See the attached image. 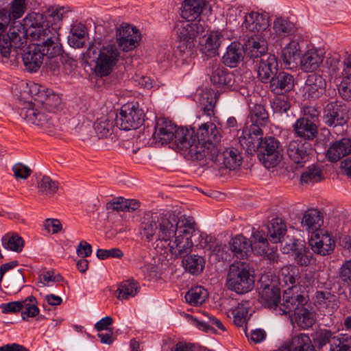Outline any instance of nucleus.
Here are the masks:
<instances>
[{"label":"nucleus","instance_id":"864d4df0","mask_svg":"<svg viewBox=\"0 0 351 351\" xmlns=\"http://www.w3.org/2000/svg\"><path fill=\"white\" fill-rule=\"evenodd\" d=\"M207 298V291L202 287L191 288L185 295L186 301L193 306L202 304Z\"/></svg>","mask_w":351,"mask_h":351},{"label":"nucleus","instance_id":"6e6d98bb","mask_svg":"<svg viewBox=\"0 0 351 351\" xmlns=\"http://www.w3.org/2000/svg\"><path fill=\"white\" fill-rule=\"evenodd\" d=\"M247 14L244 12L241 6L232 5L228 8L226 12V23L237 27L241 24V21L245 19V16Z\"/></svg>","mask_w":351,"mask_h":351},{"label":"nucleus","instance_id":"ddd939ff","mask_svg":"<svg viewBox=\"0 0 351 351\" xmlns=\"http://www.w3.org/2000/svg\"><path fill=\"white\" fill-rule=\"evenodd\" d=\"M30 44L23 50L22 59L25 69L29 72H36L43 64L44 56L49 58L56 57L58 55H51L47 52V47L44 46L40 40Z\"/></svg>","mask_w":351,"mask_h":351},{"label":"nucleus","instance_id":"72a5a7b5","mask_svg":"<svg viewBox=\"0 0 351 351\" xmlns=\"http://www.w3.org/2000/svg\"><path fill=\"white\" fill-rule=\"evenodd\" d=\"M323 223L324 220L321 213L317 209L307 210L304 213L301 221L303 229L308 232H312V234L322 230V229H320V227Z\"/></svg>","mask_w":351,"mask_h":351},{"label":"nucleus","instance_id":"dca6fc26","mask_svg":"<svg viewBox=\"0 0 351 351\" xmlns=\"http://www.w3.org/2000/svg\"><path fill=\"white\" fill-rule=\"evenodd\" d=\"M259 301L265 307L272 309L276 313V308L280 303V289L276 282L267 276H262L259 280Z\"/></svg>","mask_w":351,"mask_h":351},{"label":"nucleus","instance_id":"c756f323","mask_svg":"<svg viewBox=\"0 0 351 351\" xmlns=\"http://www.w3.org/2000/svg\"><path fill=\"white\" fill-rule=\"evenodd\" d=\"M326 87V80L321 75L311 73L308 75L304 88L309 98L316 99L323 95Z\"/></svg>","mask_w":351,"mask_h":351},{"label":"nucleus","instance_id":"412c9836","mask_svg":"<svg viewBox=\"0 0 351 351\" xmlns=\"http://www.w3.org/2000/svg\"><path fill=\"white\" fill-rule=\"evenodd\" d=\"M309 245L315 254L326 256L333 252L335 241L327 231L322 230L312 234Z\"/></svg>","mask_w":351,"mask_h":351},{"label":"nucleus","instance_id":"aec40b11","mask_svg":"<svg viewBox=\"0 0 351 351\" xmlns=\"http://www.w3.org/2000/svg\"><path fill=\"white\" fill-rule=\"evenodd\" d=\"M312 152L311 143L302 139L291 141L287 147L288 156L296 164H303L308 161Z\"/></svg>","mask_w":351,"mask_h":351},{"label":"nucleus","instance_id":"0eeeda50","mask_svg":"<svg viewBox=\"0 0 351 351\" xmlns=\"http://www.w3.org/2000/svg\"><path fill=\"white\" fill-rule=\"evenodd\" d=\"M195 222L193 218L181 216L180 225L176 230V233L169 240L163 243L169 252L176 258L184 257L192 251V247L197 242L195 233Z\"/></svg>","mask_w":351,"mask_h":351},{"label":"nucleus","instance_id":"680f3d73","mask_svg":"<svg viewBox=\"0 0 351 351\" xmlns=\"http://www.w3.org/2000/svg\"><path fill=\"white\" fill-rule=\"evenodd\" d=\"M295 263L301 267H306L310 265L312 254L302 244L294 253Z\"/></svg>","mask_w":351,"mask_h":351},{"label":"nucleus","instance_id":"5fc2aeb1","mask_svg":"<svg viewBox=\"0 0 351 351\" xmlns=\"http://www.w3.org/2000/svg\"><path fill=\"white\" fill-rule=\"evenodd\" d=\"M329 351H351V335L340 334L334 336Z\"/></svg>","mask_w":351,"mask_h":351},{"label":"nucleus","instance_id":"3c124183","mask_svg":"<svg viewBox=\"0 0 351 351\" xmlns=\"http://www.w3.org/2000/svg\"><path fill=\"white\" fill-rule=\"evenodd\" d=\"M314 302L319 307H330L334 309L338 306L336 296L328 291H317Z\"/></svg>","mask_w":351,"mask_h":351},{"label":"nucleus","instance_id":"393cba45","mask_svg":"<svg viewBox=\"0 0 351 351\" xmlns=\"http://www.w3.org/2000/svg\"><path fill=\"white\" fill-rule=\"evenodd\" d=\"M207 9L210 7L206 0H184L181 15L188 21H197V19Z\"/></svg>","mask_w":351,"mask_h":351},{"label":"nucleus","instance_id":"6e6552de","mask_svg":"<svg viewBox=\"0 0 351 351\" xmlns=\"http://www.w3.org/2000/svg\"><path fill=\"white\" fill-rule=\"evenodd\" d=\"M96 40L92 43L87 51L86 56L95 62V72L101 77L108 75L116 66L120 53L115 43H110L100 47Z\"/></svg>","mask_w":351,"mask_h":351},{"label":"nucleus","instance_id":"49530a36","mask_svg":"<svg viewBox=\"0 0 351 351\" xmlns=\"http://www.w3.org/2000/svg\"><path fill=\"white\" fill-rule=\"evenodd\" d=\"M1 244L6 250L19 253L24 247V240L18 234L8 232L1 238Z\"/></svg>","mask_w":351,"mask_h":351},{"label":"nucleus","instance_id":"473e14b6","mask_svg":"<svg viewBox=\"0 0 351 351\" xmlns=\"http://www.w3.org/2000/svg\"><path fill=\"white\" fill-rule=\"evenodd\" d=\"M252 243L241 234H238L229 242V248L237 258H247L252 252Z\"/></svg>","mask_w":351,"mask_h":351},{"label":"nucleus","instance_id":"e2e57ef3","mask_svg":"<svg viewBox=\"0 0 351 351\" xmlns=\"http://www.w3.org/2000/svg\"><path fill=\"white\" fill-rule=\"evenodd\" d=\"M271 106L274 112H286L291 107L287 96L283 94L280 96L275 97L271 101Z\"/></svg>","mask_w":351,"mask_h":351},{"label":"nucleus","instance_id":"f03ea898","mask_svg":"<svg viewBox=\"0 0 351 351\" xmlns=\"http://www.w3.org/2000/svg\"><path fill=\"white\" fill-rule=\"evenodd\" d=\"M1 56H7L12 53V47H21L23 45L19 35L21 25H16V21L21 19L27 10V0H1Z\"/></svg>","mask_w":351,"mask_h":351},{"label":"nucleus","instance_id":"f8f14e48","mask_svg":"<svg viewBox=\"0 0 351 351\" xmlns=\"http://www.w3.org/2000/svg\"><path fill=\"white\" fill-rule=\"evenodd\" d=\"M145 112L134 104L124 105L120 112L115 114V123L118 128L123 130H136L145 121Z\"/></svg>","mask_w":351,"mask_h":351},{"label":"nucleus","instance_id":"4468645a","mask_svg":"<svg viewBox=\"0 0 351 351\" xmlns=\"http://www.w3.org/2000/svg\"><path fill=\"white\" fill-rule=\"evenodd\" d=\"M282 151L280 143L275 137H265L257 150L258 158L266 168H271L281 160Z\"/></svg>","mask_w":351,"mask_h":351},{"label":"nucleus","instance_id":"f257e3e1","mask_svg":"<svg viewBox=\"0 0 351 351\" xmlns=\"http://www.w3.org/2000/svg\"><path fill=\"white\" fill-rule=\"evenodd\" d=\"M27 93L32 99L24 102L25 106L21 108L20 115L28 123L40 128L48 134H55L59 130L56 118L46 114L45 110L53 112L60 104V97L48 93L37 84H31Z\"/></svg>","mask_w":351,"mask_h":351},{"label":"nucleus","instance_id":"69168bd1","mask_svg":"<svg viewBox=\"0 0 351 351\" xmlns=\"http://www.w3.org/2000/svg\"><path fill=\"white\" fill-rule=\"evenodd\" d=\"M332 339H333L332 332L326 329L317 331L313 337L315 343L317 344L319 348H322L328 343H329L330 346Z\"/></svg>","mask_w":351,"mask_h":351},{"label":"nucleus","instance_id":"9b49d317","mask_svg":"<svg viewBox=\"0 0 351 351\" xmlns=\"http://www.w3.org/2000/svg\"><path fill=\"white\" fill-rule=\"evenodd\" d=\"M45 19L44 12H32L28 13L23 19V24L21 25V30L19 32V36L21 38L23 45L21 47H12V53H7V56L3 57L1 56V62L8 64L10 66H15L17 64V56L19 55L18 49H22L25 47L24 43H26V38L25 35L29 36V32L36 31L38 29L43 30L46 27Z\"/></svg>","mask_w":351,"mask_h":351},{"label":"nucleus","instance_id":"a19ab883","mask_svg":"<svg viewBox=\"0 0 351 351\" xmlns=\"http://www.w3.org/2000/svg\"><path fill=\"white\" fill-rule=\"evenodd\" d=\"M267 230L270 241L276 243L285 235L287 226L281 218L274 217L267 225Z\"/></svg>","mask_w":351,"mask_h":351},{"label":"nucleus","instance_id":"bb28decb","mask_svg":"<svg viewBox=\"0 0 351 351\" xmlns=\"http://www.w3.org/2000/svg\"><path fill=\"white\" fill-rule=\"evenodd\" d=\"M243 30L258 33L263 32L269 27L268 18L256 12H251L245 16V19L241 24Z\"/></svg>","mask_w":351,"mask_h":351},{"label":"nucleus","instance_id":"338daca9","mask_svg":"<svg viewBox=\"0 0 351 351\" xmlns=\"http://www.w3.org/2000/svg\"><path fill=\"white\" fill-rule=\"evenodd\" d=\"M339 277L341 282L351 287V259L346 261L340 267Z\"/></svg>","mask_w":351,"mask_h":351},{"label":"nucleus","instance_id":"e433bc0d","mask_svg":"<svg viewBox=\"0 0 351 351\" xmlns=\"http://www.w3.org/2000/svg\"><path fill=\"white\" fill-rule=\"evenodd\" d=\"M293 319L297 325L302 328H311L315 322V313L313 308L306 303L293 314Z\"/></svg>","mask_w":351,"mask_h":351},{"label":"nucleus","instance_id":"f3484780","mask_svg":"<svg viewBox=\"0 0 351 351\" xmlns=\"http://www.w3.org/2000/svg\"><path fill=\"white\" fill-rule=\"evenodd\" d=\"M242 159L239 151L233 147L228 148L222 153H219L217 149H213V152H210L207 157V160L211 161L218 167H226L230 170H234L240 167ZM206 164L209 165V162L206 161Z\"/></svg>","mask_w":351,"mask_h":351},{"label":"nucleus","instance_id":"cd10ccee","mask_svg":"<svg viewBox=\"0 0 351 351\" xmlns=\"http://www.w3.org/2000/svg\"><path fill=\"white\" fill-rule=\"evenodd\" d=\"M271 90L277 95L289 92L294 86L293 76L286 72H280L274 75L269 80Z\"/></svg>","mask_w":351,"mask_h":351},{"label":"nucleus","instance_id":"a18cd8bd","mask_svg":"<svg viewBox=\"0 0 351 351\" xmlns=\"http://www.w3.org/2000/svg\"><path fill=\"white\" fill-rule=\"evenodd\" d=\"M282 58L286 65L295 63L300 58V47L297 40H291L282 50Z\"/></svg>","mask_w":351,"mask_h":351},{"label":"nucleus","instance_id":"c85d7f7f","mask_svg":"<svg viewBox=\"0 0 351 351\" xmlns=\"http://www.w3.org/2000/svg\"><path fill=\"white\" fill-rule=\"evenodd\" d=\"M351 153V139L343 138L332 143L328 147L326 157L328 161L336 162Z\"/></svg>","mask_w":351,"mask_h":351},{"label":"nucleus","instance_id":"13d9d810","mask_svg":"<svg viewBox=\"0 0 351 351\" xmlns=\"http://www.w3.org/2000/svg\"><path fill=\"white\" fill-rule=\"evenodd\" d=\"M323 173L322 170L314 166H310L301 175L300 180L306 184H313L321 181L323 179Z\"/></svg>","mask_w":351,"mask_h":351},{"label":"nucleus","instance_id":"7c9ffc66","mask_svg":"<svg viewBox=\"0 0 351 351\" xmlns=\"http://www.w3.org/2000/svg\"><path fill=\"white\" fill-rule=\"evenodd\" d=\"M293 131L296 135L302 140H313L317 134V126L313 121H309L306 118H299L293 125Z\"/></svg>","mask_w":351,"mask_h":351},{"label":"nucleus","instance_id":"2f4dec72","mask_svg":"<svg viewBox=\"0 0 351 351\" xmlns=\"http://www.w3.org/2000/svg\"><path fill=\"white\" fill-rule=\"evenodd\" d=\"M210 76L211 83L217 87L231 86L234 82V75L224 66L215 64Z\"/></svg>","mask_w":351,"mask_h":351},{"label":"nucleus","instance_id":"5701e85b","mask_svg":"<svg viewBox=\"0 0 351 351\" xmlns=\"http://www.w3.org/2000/svg\"><path fill=\"white\" fill-rule=\"evenodd\" d=\"M263 133L261 128L256 126H250L249 129L243 132L239 138V143L249 153L257 152L263 139Z\"/></svg>","mask_w":351,"mask_h":351},{"label":"nucleus","instance_id":"c03bdc74","mask_svg":"<svg viewBox=\"0 0 351 351\" xmlns=\"http://www.w3.org/2000/svg\"><path fill=\"white\" fill-rule=\"evenodd\" d=\"M243 50L239 44L231 43L227 49V51L223 56V63L230 66L234 67L242 59Z\"/></svg>","mask_w":351,"mask_h":351},{"label":"nucleus","instance_id":"79ce46f5","mask_svg":"<svg viewBox=\"0 0 351 351\" xmlns=\"http://www.w3.org/2000/svg\"><path fill=\"white\" fill-rule=\"evenodd\" d=\"M140 289L139 283L132 279L122 282L117 290V298L119 300H129L134 297Z\"/></svg>","mask_w":351,"mask_h":351},{"label":"nucleus","instance_id":"4be33fe9","mask_svg":"<svg viewBox=\"0 0 351 351\" xmlns=\"http://www.w3.org/2000/svg\"><path fill=\"white\" fill-rule=\"evenodd\" d=\"M18 265L17 261H12L1 265V282L3 281L4 287L10 291L18 292L21 289V284L25 282V278L20 270L14 271L11 280L6 275Z\"/></svg>","mask_w":351,"mask_h":351},{"label":"nucleus","instance_id":"bf43d9fd","mask_svg":"<svg viewBox=\"0 0 351 351\" xmlns=\"http://www.w3.org/2000/svg\"><path fill=\"white\" fill-rule=\"evenodd\" d=\"M204 315L205 316L204 319L201 321L197 320L198 327L202 328V329L206 332L213 330L214 326H216L222 331H226V328L221 320L208 314Z\"/></svg>","mask_w":351,"mask_h":351},{"label":"nucleus","instance_id":"7ed1b4c3","mask_svg":"<svg viewBox=\"0 0 351 351\" xmlns=\"http://www.w3.org/2000/svg\"><path fill=\"white\" fill-rule=\"evenodd\" d=\"M193 129L178 128L171 121L160 118L156 123L153 138L156 142L161 144L172 143L178 152L187 159V157H198L197 153L200 154L199 150H202V147L191 146L190 144H193Z\"/></svg>","mask_w":351,"mask_h":351},{"label":"nucleus","instance_id":"6ab92c4d","mask_svg":"<svg viewBox=\"0 0 351 351\" xmlns=\"http://www.w3.org/2000/svg\"><path fill=\"white\" fill-rule=\"evenodd\" d=\"M116 37L118 46L123 51L135 49L140 40L138 29L128 24H122L117 28Z\"/></svg>","mask_w":351,"mask_h":351},{"label":"nucleus","instance_id":"603ef678","mask_svg":"<svg viewBox=\"0 0 351 351\" xmlns=\"http://www.w3.org/2000/svg\"><path fill=\"white\" fill-rule=\"evenodd\" d=\"M291 341L293 351H316L309 337L304 333L295 335Z\"/></svg>","mask_w":351,"mask_h":351},{"label":"nucleus","instance_id":"9d476101","mask_svg":"<svg viewBox=\"0 0 351 351\" xmlns=\"http://www.w3.org/2000/svg\"><path fill=\"white\" fill-rule=\"evenodd\" d=\"M253 273L244 262L232 264L226 278V287L238 294L250 292L254 287Z\"/></svg>","mask_w":351,"mask_h":351},{"label":"nucleus","instance_id":"2eb2a0df","mask_svg":"<svg viewBox=\"0 0 351 351\" xmlns=\"http://www.w3.org/2000/svg\"><path fill=\"white\" fill-rule=\"evenodd\" d=\"M308 291H300L299 287L292 286L284 291L282 302L276 308V314L286 315L293 312V314L304 304L308 303Z\"/></svg>","mask_w":351,"mask_h":351},{"label":"nucleus","instance_id":"0e129e2a","mask_svg":"<svg viewBox=\"0 0 351 351\" xmlns=\"http://www.w3.org/2000/svg\"><path fill=\"white\" fill-rule=\"evenodd\" d=\"M298 240L289 236H285L281 239V241H278L281 244V250L284 254L295 253L298 248L300 247V243H298Z\"/></svg>","mask_w":351,"mask_h":351},{"label":"nucleus","instance_id":"09e8293b","mask_svg":"<svg viewBox=\"0 0 351 351\" xmlns=\"http://www.w3.org/2000/svg\"><path fill=\"white\" fill-rule=\"evenodd\" d=\"M37 187L39 193L51 197L58 191L59 183L50 177L44 176L38 181Z\"/></svg>","mask_w":351,"mask_h":351},{"label":"nucleus","instance_id":"20e7f679","mask_svg":"<svg viewBox=\"0 0 351 351\" xmlns=\"http://www.w3.org/2000/svg\"><path fill=\"white\" fill-rule=\"evenodd\" d=\"M46 27L43 30L29 32L32 40H40L47 52L51 55H61L62 47L60 43L59 29L62 25V20L71 12L69 7L58 5L49 6L43 10Z\"/></svg>","mask_w":351,"mask_h":351},{"label":"nucleus","instance_id":"8fccbe9b","mask_svg":"<svg viewBox=\"0 0 351 351\" xmlns=\"http://www.w3.org/2000/svg\"><path fill=\"white\" fill-rule=\"evenodd\" d=\"M199 101L204 113L208 117L213 116L217 101L216 95L211 91H204L200 95Z\"/></svg>","mask_w":351,"mask_h":351},{"label":"nucleus","instance_id":"774afa93","mask_svg":"<svg viewBox=\"0 0 351 351\" xmlns=\"http://www.w3.org/2000/svg\"><path fill=\"white\" fill-rule=\"evenodd\" d=\"M14 176L16 179L26 180L32 173L31 169L22 163H16L12 167Z\"/></svg>","mask_w":351,"mask_h":351},{"label":"nucleus","instance_id":"b1692460","mask_svg":"<svg viewBox=\"0 0 351 351\" xmlns=\"http://www.w3.org/2000/svg\"><path fill=\"white\" fill-rule=\"evenodd\" d=\"M197 242L195 245L197 247L204 249L210 254L216 255L217 257L223 258L225 245L219 242L215 237L201 233L197 230L195 233Z\"/></svg>","mask_w":351,"mask_h":351},{"label":"nucleus","instance_id":"de8ad7c7","mask_svg":"<svg viewBox=\"0 0 351 351\" xmlns=\"http://www.w3.org/2000/svg\"><path fill=\"white\" fill-rule=\"evenodd\" d=\"M273 29L275 33L281 37L289 36L296 32L294 23L284 18L276 19L274 22Z\"/></svg>","mask_w":351,"mask_h":351},{"label":"nucleus","instance_id":"37998d69","mask_svg":"<svg viewBox=\"0 0 351 351\" xmlns=\"http://www.w3.org/2000/svg\"><path fill=\"white\" fill-rule=\"evenodd\" d=\"M249 118L252 123L251 126L260 128L265 126L269 120L268 113L265 107L261 104H254L250 107Z\"/></svg>","mask_w":351,"mask_h":351},{"label":"nucleus","instance_id":"f704fd0d","mask_svg":"<svg viewBox=\"0 0 351 351\" xmlns=\"http://www.w3.org/2000/svg\"><path fill=\"white\" fill-rule=\"evenodd\" d=\"M323 60V54L318 50L312 49L300 58V66L305 72H313L319 67Z\"/></svg>","mask_w":351,"mask_h":351},{"label":"nucleus","instance_id":"a878e982","mask_svg":"<svg viewBox=\"0 0 351 351\" xmlns=\"http://www.w3.org/2000/svg\"><path fill=\"white\" fill-rule=\"evenodd\" d=\"M206 27L205 21L200 19L194 22L186 21L178 30L179 38L193 43L195 39L204 32Z\"/></svg>","mask_w":351,"mask_h":351},{"label":"nucleus","instance_id":"423d86ee","mask_svg":"<svg viewBox=\"0 0 351 351\" xmlns=\"http://www.w3.org/2000/svg\"><path fill=\"white\" fill-rule=\"evenodd\" d=\"M246 51L256 62L258 78L264 83L268 82L277 73L278 62L274 55L267 53V42L252 36L246 44Z\"/></svg>","mask_w":351,"mask_h":351},{"label":"nucleus","instance_id":"4c0bfd02","mask_svg":"<svg viewBox=\"0 0 351 351\" xmlns=\"http://www.w3.org/2000/svg\"><path fill=\"white\" fill-rule=\"evenodd\" d=\"M87 35V28L84 24L74 23L70 29L68 43L73 48H81L86 43Z\"/></svg>","mask_w":351,"mask_h":351},{"label":"nucleus","instance_id":"4d7b16f0","mask_svg":"<svg viewBox=\"0 0 351 351\" xmlns=\"http://www.w3.org/2000/svg\"><path fill=\"white\" fill-rule=\"evenodd\" d=\"M22 308L25 310L21 312V317L23 320L27 317H34L36 316L40 310L37 306L36 298L34 296H29L25 300L21 301Z\"/></svg>","mask_w":351,"mask_h":351},{"label":"nucleus","instance_id":"1a4fd4ad","mask_svg":"<svg viewBox=\"0 0 351 351\" xmlns=\"http://www.w3.org/2000/svg\"><path fill=\"white\" fill-rule=\"evenodd\" d=\"M221 134L219 130L213 123H205L202 124L197 130H193L192 135L193 144L195 147H202L200 154L197 153L198 157H187V159L194 160H202L205 159L207 161V157L213 149H217L215 144L221 141Z\"/></svg>","mask_w":351,"mask_h":351},{"label":"nucleus","instance_id":"39448f33","mask_svg":"<svg viewBox=\"0 0 351 351\" xmlns=\"http://www.w3.org/2000/svg\"><path fill=\"white\" fill-rule=\"evenodd\" d=\"M181 217L174 213L147 212L141 223V234L148 241L157 239L164 243L175 235Z\"/></svg>","mask_w":351,"mask_h":351},{"label":"nucleus","instance_id":"052dcab7","mask_svg":"<svg viewBox=\"0 0 351 351\" xmlns=\"http://www.w3.org/2000/svg\"><path fill=\"white\" fill-rule=\"evenodd\" d=\"M248 306L245 304H239L232 311L233 322L237 326H243L247 320Z\"/></svg>","mask_w":351,"mask_h":351},{"label":"nucleus","instance_id":"c9c22d12","mask_svg":"<svg viewBox=\"0 0 351 351\" xmlns=\"http://www.w3.org/2000/svg\"><path fill=\"white\" fill-rule=\"evenodd\" d=\"M223 40L221 32H211L204 40L201 41V51L208 56H214L217 53V50Z\"/></svg>","mask_w":351,"mask_h":351},{"label":"nucleus","instance_id":"58836bf2","mask_svg":"<svg viewBox=\"0 0 351 351\" xmlns=\"http://www.w3.org/2000/svg\"><path fill=\"white\" fill-rule=\"evenodd\" d=\"M115 121L114 113L103 115L95 123V130L99 138H106L113 132Z\"/></svg>","mask_w":351,"mask_h":351},{"label":"nucleus","instance_id":"ea45409f","mask_svg":"<svg viewBox=\"0 0 351 351\" xmlns=\"http://www.w3.org/2000/svg\"><path fill=\"white\" fill-rule=\"evenodd\" d=\"M182 263L187 272L193 275H198L203 271L206 261L202 256L196 254L189 256L188 254L184 257Z\"/></svg>","mask_w":351,"mask_h":351},{"label":"nucleus","instance_id":"a211bd4d","mask_svg":"<svg viewBox=\"0 0 351 351\" xmlns=\"http://www.w3.org/2000/svg\"><path fill=\"white\" fill-rule=\"evenodd\" d=\"M323 121L329 127H343L346 123V106L338 101L327 104L324 108Z\"/></svg>","mask_w":351,"mask_h":351}]
</instances>
